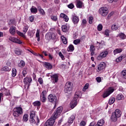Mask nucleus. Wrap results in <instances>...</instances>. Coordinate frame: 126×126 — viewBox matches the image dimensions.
I'll return each mask as SVG.
<instances>
[{"instance_id":"obj_1","label":"nucleus","mask_w":126,"mask_h":126,"mask_svg":"<svg viewBox=\"0 0 126 126\" xmlns=\"http://www.w3.org/2000/svg\"><path fill=\"white\" fill-rule=\"evenodd\" d=\"M62 112H63V107L60 106L55 111L53 116L46 121L45 123L44 126H53L55 124V122H56V119H57V118L62 114Z\"/></svg>"},{"instance_id":"obj_2","label":"nucleus","mask_w":126,"mask_h":126,"mask_svg":"<svg viewBox=\"0 0 126 126\" xmlns=\"http://www.w3.org/2000/svg\"><path fill=\"white\" fill-rule=\"evenodd\" d=\"M81 94V92L78 91L75 94V97L72 99V101L70 103V107L71 109H73L77 105L78 100V97L80 96Z\"/></svg>"},{"instance_id":"obj_3","label":"nucleus","mask_w":126,"mask_h":126,"mask_svg":"<svg viewBox=\"0 0 126 126\" xmlns=\"http://www.w3.org/2000/svg\"><path fill=\"white\" fill-rule=\"evenodd\" d=\"M23 114V109L20 106L15 107L13 110V116L17 118Z\"/></svg>"},{"instance_id":"obj_4","label":"nucleus","mask_w":126,"mask_h":126,"mask_svg":"<svg viewBox=\"0 0 126 126\" xmlns=\"http://www.w3.org/2000/svg\"><path fill=\"white\" fill-rule=\"evenodd\" d=\"M115 91V88L113 87H109L104 92L102 97L103 98H107L108 96H110L112 93Z\"/></svg>"},{"instance_id":"obj_5","label":"nucleus","mask_w":126,"mask_h":126,"mask_svg":"<svg viewBox=\"0 0 126 126\" xmlns=\"http://www.w3.org/2000/svg\"><path fill=\"white\" fill-rule=\"evenodd\" d=\"M115 91V88L113 87H109L104 92L102 97L103 98H107L108 96H110L112 93Z\"/></svg>"},{"instance_id":"obj_6","label":"nucleus","mask_w":126,"mask_h":126,"mask_svg":"<svg viewBox=\"0 0 126 126\" xmlns=\"http://www.w3.org/2000/svg\"><path fill=\"white\" fill-rule=\"evenodd\" d=\"M64 91L65 93H69L72 91V85H71V82H67L65 84Z\"/></svg>"},{"instance_id":"obj_7","label":"nucleus","mask_w":126,"mask_h":126,"mask_svg":"<svg viewBox=\"0 0 126 126\" xmlns=\"http://www.w3.org/2000/svg\"><path fill=\"white\" fill-rule=\"evenodd\" d=\"M99 13L101 14L102 16H107L108 15V13L109 12V10H108V8L106 7H101L99 9Z\"/></svg>"},{"instance_id":"obj_8","label":"nucleus","mask_w":126,"mask_h":126,"mask_svg":"<svg viewBox=\"0 0 126 126\" xmlns=\"http://www.w3.org/2000/svg\"><path fill=\"white\" fill-rule=\"evenodd\" d=\"M105 68H106V63L102 62L97 66L96 71L97 72H103L105 70Z\"/></svg>"},{"instance_id":"obj_9","label":"nucleus","mask_w":126,"mask_h":126,"mask_svg":"<svg viewBox=\"0 0 126 126\" xmlns=\"http://www.w3.org/2000/svg\"><path fill=\"white\" fill-rule=\"evenodd\" d=\"M23 82L25 84V86H27L28 89L30 85H31V83L32 82V78L28 77H25L23 80Z\"/></svg>"},{"instance_id":"obj_10","label":"nucleus","mask_w":126,"mask_h":126,"mask_svg":"<svg viewBox=\"0 0 126 126\" xmlns=\"http://www.w3.org/2000/svg\"><path fill=\"white\" fill-rule=\"evenodd\" d=\"M108 52L107 51H102L100 54L97 56V60L98 61H101L103 60L104 58H106L108 56Z\"/></svg>"},{"instance_id":"obj_11","label":"nucleus","mask_w":126,"mask_h":126,"mask_svg":"<svg viewBox=\"0 0 126 126\" xmlns=\"http://www.w3.org/2000/svg\"><path fill=\"white\" fill-rule=\"evenodd\" d=\"M48 93V91L44 90L40 94V101L42 102V103H45L47 101V93Z\"/></svg>"},{"instance_id":"obj_12","label":"nucleus","mask_w":126,"mask_h":126,"mask_svg":"<svg viewBox=\"0 0 126 126\" xmlns=\"http://www.w3.org/2000/svg\"><path fill=\"white\" fill-rule=\"evenodd\" d=\"M7 66H4L1 68L2 71H10L11 70V63L7 62L6 63Z\"/></svg>"},{"instance_id":"obj_13","label":"nucleus","mask_w":126,"mask_h":126,"mask_svg":"<svg viewBox=\"0 0 126 126\" xmlns=\"http://www.w3.org/2000/svg\"><path fill=\"white\" fill-rule=\"evenodd\" d=\"M9 40L13 43H16L17 44H22V42L20 41L19 39L16 38V37L10 36L9 38Z\"/></svg>"},{"instance_id":"obj_14","label":"nucleus","mask_w":126,"mask_h":126,"mask_svg":"<svg viewBox=\"0 0 126 126\" xmlns=\"http://www.w3.org/2000/svg\"><path fill=\"white\" fill-rule=\"evenodd\" d=\"M48 98L51 103H56L57 102V96L53 95V94H49Z\"/></svg>"},{"instance_id":"obj_15","label":"nucleus","mask_w":126,"mask_h":126,"mask_svg":"<svg viewBox=\"0 0 126 126\" xmlns=\"http://www.w3.org/2000/svg\"><path fill=\"white\" fill-rule=\"evenodd\" d=\"M51 79L54 83H57L59 81V74H55L51 76Z\"/></svg>"},{"instance_id":"obj_16","label":"nucleus","mask_w":126,"mask_h":126,"mask_svg":"<svg viewBox=\"0 0 126 126\" xmlns=\"http://www.w3.org/2000/svg\"><path fill=\"white\" fill-rule=\"evenodd\" d=\"M72 21L74 24H77L79 22V18L76 16H72Z\"/></svg>"},{"instance_id":"obj_17","label":"nucleus","mask_w":126,"mask_h":126,"mask_svg":"<svg viewBox=\"0 0 126 126\" xmlns=\"http://www.w3.org/2000/svg\"><path fill=\"white\" fill-rule=\"evenodd\" d=\"M43 65L44 67H46L47 69H52L53 68V65L49 63L44 62L43 63Z\"/></svg>"},{"instance_id":"obj_18","label":"nucleus","mask_w":126,"mask_h":126,"mask_svg":"<svg viewBox=\"0 0 126 126\" xmlns=\"http://www.w3.org/2000/svg\"><path fill=\"white\" fill-rule=\"evenodd\" d=\"M76 5L77 8H82V6H83V2L80 0H76Z\"/></svg>"},{"instance_id":"obj_19","label":"nucleus","mask_w":126,"mask_h":126,"mask_svg":"<svg viewBox=\"0 0 126 126\" xmlns=\"http://www.w3.org/2000/svg\"><path fill=\"white\" fill-rule=\"evenodd\" d=\"M16 30V27L15 26H12L9 29V32L11 34V35H14L15 34V31Z\"/></svg>"},{"instance_id":"obj_20","label":"nucleus","mask_w":126,"mask_h":126,"mask_svg":"<svg viewBox=\"0 0 126 126\" xmlns=\"http://www.w3.org/2000/svg\"><path fill=\"white\" fill-rule=\"evenodd\" d=\"M113 114L118 118H121V117H122V111H121L120 109H116Z\"/></svg>"},{"instance_id":"obj_21","label":"nucleus","mask_w":126,"mask_h":126,"mask_svg":"<svg viewBox=\"0 0 126 126\" xmlns=\"http://www.w3.org/2000/svg\"><path fill=\"white\" fill-rule=\"evenodd\" d=\"M117 37H119L120 39H121V40H125L126 39V35L123 32L119 33Z\"/></svg>"},{"instance_id":"obj_22","label":"nucleus","mask_w":126,"mask_h":126,"mask_svg":"<svg viewBox=\"0 0 126 126\" xmlns=\"http://www.w3.org/2000/svg\"><path fill=\"white\" fill-rule=\"evenodd\" d=\"M104 124H105V121L103 119H100L97 122L95 126H103Z\"/></svg>"},{"instance_id":"obj_23","label":"nucleus","mask_w":126,"mask_h":126,"mask_svg":"<svg viewBox=\"0 0 126 126\" xmlns=\"http://www.w3.org/2000/svg\"><path fill=\"white\" fill-rule=\"evenodd\" d=\"M74 120H75V116H74V115H72L68 119V124H72V123H73V121H74Z\"/></svg>"},{"instance_id":"obj_24","label":"nucleus","mask_w":126,"mask_h":126,"mask_svg":"<svg viewBox=\"0 0 126 126\" xmlns=\"http://www.w3.org/2000/svg\"><path fill=\"white\" fill-rule=\"evenodd\" d=\"M37 8L39 13L43 16H45V15H46V13L45 12L44 9H42L40 6H38Z\"/></svg>"},{"instance_id":"obj_25","label":"nucleus","mask_w":126,"mask_h":126,"mask_svg":"<svg viewBox=\"0 0 126 126\" xmlns=\"http://www.w3.org/2000/svg\"><path fill=\"white\" fill-rule=\"evenodd\" d=\"M124 95L121 94H119L116 96V100L117 101H120V100H124Z\"/></svg>"},{"instance_id":"obj_26","label":"nucleus","mask_w":126,"mask_h":126,"mask_svg":"<svg viewBox=\"0 0 126 126\" xmlns=\"http://www.w3.org/2000/svg\"><path fill=\"white\" fill-rule=\"evenodd\" d=\"M34 107H40L41 106V101L36 100L32 103Z\"/></svg>"},{"instance_id":"obj_27","label":"nucleus","mask_w":126,"mask_h":126,"mask_svg":"<svg viewBox=\"0 0 126 126\" xmlns=\"http://www.w3.org/2000/svg\"><path fill=\"white\" fill-rule=\"evenodd\" d=\"M8 23L9 25H15L16 26V21L14 19H11L8 21Z\"/></svg>"},{"instance_id":"obj_28","label":"nucleus","mask_w":126,"mask_h":126,"mask_svg":"<svg viewBox=\"0 0 126 126\" xmlns=\"http://www.w3.org/2000/svg\"><path fill=\"white\" fill-rule=\"evenodd\" d=\"M123 52V49L117 48L114 50L113 53L115 56L117 54H120V53H122Z\"/></svg>"},{"instance_id":"obj_29","label":"nucleus","mask_w":126,"mask_h":126,"mask_svg":"<svg viewBox=\"0 0 126 126\" xmlns=\"http://www.w3.org/2000/svg\"><path fill=\"white\" fill-rule=\"evenodd\" d=\"M125 58H126V55H122L121 57H119L118 58L116 59L117 63H120V62H122V61H123V59H125Z\"/></svg>"},{"instance_id":"obj_30","label":"nucleus","mask_w":126,"mask_h":126,"mask_svg":"<svg viewBox=\"0 0 126 126\" xmlns=\"http://www.w3.org/2000/svg\"><path fill=\"white\" fill-rule=\"evenodd\" d=\"M36 38H37L38 42H40V30L37 29L36 31V34H35Z\"/></svg>"},{"instance_id":"obj_31","label":"nucleus","mask_w":126,"mask_h":126,"mask_svg":"<svg viewBox=\"0 0 126 126\" xmlns=\"http://www.w3.org/2000/svg\"><path fill=\"white\" fill-rule=\"evenodd\" d=\"M118 118L114 113H112V116L111 117V120L112 122H117L118 121Z\"/></svg>"},{"instance_id":"obj_32","label":"nucleus","mask_w":126,"mask_h":126,"mask_svg":"<svg viewBox=\"0 0 126 126\" xmlns=\"http://www.w3.org/2000/svg\"><path fill=\"white\" fill-rule=\"evenodd\" d=\"M67 51H68V52H73V51H74V46H73L72 44H70L68 46Z\"/></svg>"},{"instance_id":"obj_33","label":"nucleus","mask_w":126,"mask_h":126,"mask_svg":"<svg viewBox=\"0 0 126 126\" xmlns=\"http://www.w3.org/2000/svg\"><path fill=\"white\" fill-rule=\"evenodd\" d=\"M115 101H116V98L114 97H110L109 100V104H110V105H112L115 103Z\"/></svg>"},{"instance_id":"obj_34","label":"nucleus","mask_w":126,"mask_h":126,"mask_svg":"<svg viewBox=\"0 0 126 126\" xmlns=\"http://www.w3.org/2000/svg\"><path fill=\"white\" fill-rule=\"evenodd\" d=\"M17 73V71L15 68H13L12 69V77H15Z\"/></svg>"},{"instance_id":"obj_35","label":"nucleus","mask_w":126,"mask_h":126,"mask_svg":"<svg viewBox=\"0 0 126 126\" xmlns=\"http://www.w3.org/2000/svg\"><path fill=\"white\" fill-rule=\"evenodd\" d=\"M31 11L32 13H37V12H38V9L37 8L32 6L31 8Z\"/></svg>"},{"instance_id":"obj_36","label":"nucleus","mask_w":126,"mask_h":126,"mask_svg":"<svg viewBox=\"0 0 126 126\" xmlns=\"http://www.w3.org/2000/svg\"><path fill=\"white\" fill-rule=\"evenodd\" d=\"M61 38L63 44H64L65 45H66V44H67V40H66V38L64 37V36L62 35L61 36Z\"/></svg>"},{"instance_id":"obj_37","label":"nucleus","mask_w":126,"mask_h":126,"mask_svg":"<svg viewBox=\"0 0 126 126\" xmlns=\"http://www.w3.org/2000/svg\"><path fill=\"white\" fill-rule=\"evenodd\" d=\"M62 31L63 32H67L68 30V28H67V26L66 25H63L62 27Z\"/></svg>"},{"instance_id":"obj_38","label":"nucleus","mask_w":126,"mask_h":126,"mask_svg":"<svg viewBox=\"0 0 126 126\" xmlns=\"http://www.w3.org/2000/svg\"><path fill=\"white\" fill-rule=\"evenodd\" d=\"M29 119V116L28 114H25L23 116V122H27Z\"/></svg>"},{"instance_id":"obj_39","label":"nucleus","mask_w":126,"mask_h":126,"mask_svg":"<svg viewBox=\"0 0 126 126\" xmlns=\"http://www.w3.org/2000/svg\"><path fill=\"white\" fill-rule=\"evenodd\" d=\"M121 75L123 78L126 79V70H123L121 72Z\"/></svg>"},{"instance_id":"obj_40","label":"nucleus","mask_w":126,"mask_h":126,"mask_svg":"<svg viewBox=\"0 0 126 126\" xmlns=\"http://www.w3.org/2000/svg\"><path fill=\"white\" fill-rule=\"evenodd\" d=\"M19 66L20 67H24L25 66V62L23 61H21L19 63Z\"/></svg>"},{"instance_id":"obj_41","label":"nucleus","mask_w":126,"mask_h":126,"mask_svg":"<svg viewBox=\"0 0 126 126\" xmlns=\"http://www.w3.org/2000/svg\"><path fill=\"white\" fill-rule=\"evenodd\" d=\"M94 21V18H93V16H90L89 17V24H92V23H93Z\"/></svg>"},{"instance_id":"obj_42","label":"nucleus","mask_w":126,"mask_h":126,"mask_svg":"<svg viewBox=\"0 0 126 126\" xmlns=\"http://www.w3.org/2000/svg\"><path fill=\"white\" fill-rule=\"evenodd\" d=\"M89 88V84L87 83L85 84V85L84 86V88H83L82 91L84 92H85V91H86V90H87V89Z\"/></svg>"},{"instance_id":"obj_43","label":"nucleus","mask_w":126,"mask_h":126,"mask_svg":"<svg viewBox=\"0 0 126 126\" xmlns=\"http://www.w3.org/2000/svg\"><path fill=\"white\" fill-rule=\"evenodd\" d=\"M17 33L18 34V35H19V36H21V37H23V38H25V35L24 34V33L19 32V31H17Z\"/></svg>"},{"instance_id":"obj_44","label":"nucleus","mask_w":126,"mask_h":126,"mask_svg":"<svg viewBox=\"0 0 126 126\" xmlns=\"http://www.w3.org/2000/svg\"><path fill=\"white\" fill-rule=\"evenodd\" d=\"M30 117L31 118H35V117H36V114L35 113V111H31Z\"/></svg>"},{"instance_id":"obj_45","label":"nucleus","mask_w":126,"mask_h":126,"mask_svg":"<svg viewBox=\"0 0 126 126\" xmlns=\"http://www.w3.org/2000/svg\"><path fill=\"white\" fill-rule=\"evenodd\" d=\"M22 74L24 77H25L26 76V75L27 74V69L26 68H24L22 71Z\"/></svg>"},{"instance_id":"obj_46","label":"nucleus","mask_w":126,"mask_h":126,"mask_svg":"<svg viewBox=\"0 0 126 126\" xmlns=\"http://www.w3.org/2000/svg\"><path fill=\"white\" fill-rule=\"evenodd\" d=\"M103 29V26L102 24H99L97 26V30L98 31H102Z\"/></svg>"},{"instance_id":"obj_47","label":"nucleus","mask_w":126,"mask_h":126,"mask_svg":"<svg viewBox=\"0 0 126 126\" xmlns=\"http://www.w3.org/2000/svg\"><path fill=\"white\" fill-rule=\"evenodd\" d=\"M59 57H60V58H61V59H62V60H63V61H64V60L65 59V58H64V56H63V53H62V52H60L59 53Z\"/></svg>"},{"instance_id":"obj_48","label":"nucleus","mask_w":126,"mask_h":126,"mask_svg":"<svg viewBox=\"0 0 126 126\" xmlns=\"http://www.w3.org/2000/svg\"><path fill=\"white\" fill-rule=\"evenodd\" d=\"M112 30H113V31H115V30H117L118 29V26L117 25H113L111 27Z\"/></svg>"},{"instance_id":"obj_49","label":"nucleus","mask_w":126,"mask_h":126,"mask_svg":"<svg viewBox=\"0 0 126 126\" xmlns=\"http://www.w3.org/2000/svg\"><path fill=\"white\" fill-rule=\"evenodd\" d=\"M80 43V39H75L73 41V44L75 45H78Z\"/></svg>"},{"instance_id":"obj_50","label":"nucleus","mask_w":126,"mask_h":126,"mask_svg":"<svg viewBox=\"0 0 126 126\" xmlns=\"http://www.w3.org/2000/svg\"><path fill=\"white\" fill-rule=\"evenodd\" d=\"M51 18L53 21H57L58 20V17L57 16H51Z\"/></svg>"},{"instance_id":"obj_51","label":"nucleus","mask_w":126,"mask_h":126,"mask_svg":"<svg viewBox=\"0 0 126 126\" xmlns=\"http://www.w3.org/2000/svg\"><path fill=\"white\" fill-rule=\"evenodd\" d=\"M15 54H16V55H18V56H19L21 55V51L18 49H17L15 50Z\"/></svg>"},{"instance_id":"obj_52","label":"nucleus","mask_w":126,"mask_h":126,"mask_svg":"<svg viewBox=\"0 0 126 126\" xmlns=\"http://www.w3.org/2000/svg\"><path fill=\"white\" fill-rule=\"evenodd\" d=\"M28 29H29V28L28 26H25L24 27L23 32H24V34H26V32H27V31H28Z\"/></svg>"},{"instance_id":"obj_53","label":"nucleus","mask_w":126,"mask_h":126,"mask_svg":"<svg viewBox=\"0 0 126 126\" xmlns=\"http://www.w3.org/2000/svg\"><path fill=\"white\" fill-rule=\"evenodd\" d=\"M95 80L97 81V82H98V83H100V82L102 81V78H101V77H97L95 78Z\"/></svg>"},{"instance_id":"obj_54","label":"nucleus","mask_w":126,"mask_h":126,"mask_svg":"<svg viewBox=\"0 0 126 126\" xmlns=\"http://www.w3.org/2000/svg\"><path fill=\"white\" fill-rule=\"evenodd\" d=\"M109 33H110V30H106L104 32V35L105 36H109Z\"/></svg>"},{"instance_id":"obj_55","label":"nucleus","mask_w":126,"mask_h":126,"mask_svg":"<svg viewBox=\"0 0 126 126\" xmlns=\"http://www.w3.org/2000/svg\"><path fill=\"white\" fill-rule=\"evenodd\" d=\"M86 122L84 121H82L80 123V126H86Z\"/></svg>"},{"instance_id":"obj_56","label":"nucleus","mask_w":126,"mask_h":126,"mask_svg":"<svg viewBox=\"0 0 126 126\" xmlns=\"http://www.w3.org/2000/svg\"><path fill=\"white\" fill-rule=\"evenodd\" d=\"M90 51V52L94 51H95V47L93 45H91Z\"/></svg>"},{"instance_id":"obj_57","label":"nucleus","mask_w":126,"mask_h":126,"mask_svg":"<svg viewBox=\"0 0 126 126\" xmlns=\"http://www.w3.org/2000/svg\"><path fill=\"white\" fill-rule=\"evenodd\" d=\"M68 8H70V9H72V8H74V5L72 3H70V4L68 5Z\"/></svg>"},{"instance_id":"obj_58","label":"nucleus","mask_w":126,"mask_h":126,"mask_svg":"<svg viewBox=\"0 0 126 126\" xmlns=\"http://www.w3.org/2000/svg\"><path fill=\"white\" fill-rule=\"evenodd\" d=\"M38 82H39V84H43V83L44 82L43 79L42 78H39L38 79Z\"/></svg>"},{"instance_id":"obj_59","label":"nucleus","mask_w":126,"mask_h":126,"mask_svg":"<svg viewBox=\"0 0 126 126\" xmlns=\"http://www.w3.org/2000/svg\"><path fill=\"white\" fill-rule=\"evenodd\" d=\"M35 117H30V123H34L35 122V119H34Z\"/></svg>"},{"instance_id":"obj_60","label":"nucleus","mask_w":126,"mask_h":126,"mask_svg":"<svg viewBox=\"0 0 126 126\" xmlns=\"http://www.w3.org/2000/svg\"><path fill=\"white\" fill-rule=\"evenodd\" d=\"M30 21L33 22L34 21V16H31L29 17Z\"/></svg>"},{"instance_id":"obj_61","label":"nucleus","mask_w":126,"mask_h":126,"mask_svg":"<svg viewBox=\"0 0 126 126\" xmlns=\"http://www.w3.org/2000/svg\"><path fill=\"white\" fill-rule=\"evenodd\" d=\"M87 21L86 19H83L82 21V25H86Z\"/></svg>"},{"instance_id":"obj_62","label":"nucleus","mask_w":126,"mask_h":126,"mask_svg":"<svg viewBox=\"0 0 126 126\" xmlns=\"http://www.w3.org/2000/svg\"><path fill=\"white\" fill-rule=\"evenodd\" d=\"M63 19L65 22H67V21L69 20L68 17H67V15H66V16L63 18Z\"/></svg>"},{"instance_id":"obj_63","label":"nucleus","mask_w":126,"mask_h":126,"mask_svg":"<svg viewBox=\"0 0 126 126\" xmlns=\"http://www.w3.org/2000/svg\"><path fill=\"white\" fill-rule=\"evenodd\" d=\"M66 15L63 14V13H61L60 14V17H61L62 18H63L64 17H65L66 16Z\"/></svg>"},{"instance_id":"obj_64","label":"nucleus","mask_w":126,"mask_h":126,"mask_svg":"<svg viewBox=\"0 0 126 126\" xmlns=\"http://www.w3.org/2000/svg\"><path fill=\"white\" fill-rule=\"evenodd\" d=\"M95 126V122H93L90 123V124L89 125V126Z\"/></svg>"}]
</instances>
